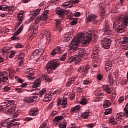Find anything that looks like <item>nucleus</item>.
Instances as JSON below:
<instances>
[{"instance_id": "f257e3e1", "label": "nucleus", "mask_w": 128, "mask_h": 128, "mask_svg": "<svg viewBox=\"0 0 128 128\" xmlns=\"http://www.w3.org/2000/svg\"><path fill=\"white\" fill-rule=\"evenodd\" d=\"M92 38H94V33L92 32H88L86 35H84L83 33L78 34L76 38H74L73 40L70 44L69 52H70V54L76 52L78 53L80 58H84L86 54V50L82 48H79L78 46L80 42H82L85 44H88L89 42H92Z\"/></svg>"}, {"instance_id": "f03ea898", "label": "nucleus", "mask_w": 128, "mask_h": 128, "mask_svg": "<svg viewBox=\"0 0 128 128\" xmlns=\"http://www.w3.org/2000/svg\"><path fill=\"white\" fill-rule=\"evenodd\" d=\"M128 24V16L120 17L114 24V28L118 34H122L126 32V26Z\"/></svg>"}, {"instance_id": "7ed1b4c3", "label": "nucleus", "mask_w": 128, "mask_h": 128, "mask_svg": "<svg viewBox=\"0 0 128 128\" xmlns=\"http://www.w3.org/2000/svg\"><path fill=\"white\" fill-rule=\"evenodd\" d=\"M60 66V62L58 60H54L48 62L46 66V70L48 72L56 70Z\"/></svg>"}, {"instance_id": "20e7f679", "label": "nucleus", "mask_w": 128, "mask_h": 128, "mask_svg": "<svg viewBox=\"0 0 128 128\" xmlns=\"http://www.w3.org/2000/svg\"><path fill=\"white\" fill-rule=\"evenodd\" d=\"M48 14H50V10H45L40 17H38L36 19V24H39L40 22H46Z\"/></svg>"}, {"instance_id": "39448f33", "label": "nucleus", "mask_w": 128, "mask_h": 128, "mask_svg": "<svg viewBox=\"0 0 128 128\" xmlns=\"http://www.w3.org/2000/svg\"><path fill=\"white\" fill-rule=\"evenodd\" d=\"M112 41L111 40L105 38L101 42L102 48L105 50H108L112 46Z\"/></svg>"}, {"instance_id": "423d86ee", "label": "nucleus", "mask_w": 128, "mask_h": 128, "mask_svg": "<svg viewBox=\"0 0 128 128\" xmlns=\"http://www.w3.org/2000/svg\"><path fill=\"white\" fill-rule=\"evenodd\" d=\"M14 120H13L12 122H11V120L9 122H4V123L0 124V128H5L6 126L7 128H12V126H16V128H18V123L14 122Z\"/></svg>"}, {"instance_id": "0eeeda50", "label": "nucleus", "mask_w": 128, "mask_h": 128, "mask_svg": "<svg viewBox=\"0 0 128 128\" xmlns=\"http://www.w3.org/2000/svg\"><path fill=\"white\" fill-rule=\"evenodd\" d=\"M2 82L4 84H8V78L6 75V72H2L0 73V83Z\"/></svg>"}, {"instance_id": "6e6552de", "label": "nucleus", "mask_w": 128, "mask_h": 128, "mask_svg": "<svg viewBox=\"0 0 128 128\" xmlns=\"http://www.w3.org/2000/svg\"><path fill=\"white\" fill-rule=\"evenodd\" d=\"M74 62L76 64H80L82 62V60L78 56H73L69 58L66 64H72V62Z\"/></svg>"}, {"instance_id": "1a4fd4ad", "label": "nucleus", "mask_w": 128, "mask_h": 128, "mask_svg": "<svg viewBox=\"0 0 128 128\" xmlns=\"http://www.w3.org/2000/svg\"><path fill=\"white\" fill-rule=\"evenodd\" d=\"M78 2H80L78 0H73L72 2L64 3L63 4V6L66 8H72L73 6V4H78Z\"/></svg>"}, {"instance_id": "9d476101", "label": "nucleus", "mask_w": 128, "mask_h": 128, "mask_svg": "<svg viewBox=\"0 0 128 128\" xmlns=\"http://www.w3.org/2000/svg\"><path fill=\"white\" fill-rule=\"evenodd\" d=\"M24 30V25H22L20 28L14 34V35L12 38V40H15L16 41L18 40V38H16V36H18L22 32V30Z\"/></svg>"}, {"instance_id": "9b49d317", "label": "nucleus", "mask_w": 128, "mask_h": 128, "mask_svg": "<svg viewBox=\"0 0 128 128\" xmlns=\"http://www.w3.org/2000/svg\"><path fill=\"white\" fill-rule=\"evenodd\" d=\"M99 50L100 46L97 45L94 49L95 51L93 52L92 56V60H98V53L100 52H98Z\"/></svg>"}, {"instance_id": "f8f14e48", "label": "nucleus", "mask_w": 128, "mask_h": 128, "mask_svg": "<svg viewBox=\"0 0 128 128\" xmlns=\"http://www.w3.org/2000/svg\"><path fill=\"white\" fill-rule=\"evenodd\" d=\"M90 66L87 65L86 66H81L78 70L79 72H82L83 74H88V72L90 70Z\"/></svg>"}, {"instance_id": "ddd939ff", "label": "nucleus", "mask_w": 128, "mask_h": 128, "mask_svg": "<svg viewBox=\"0 0 128 128\" xmlns=\"http://www.w3.org/2000/svg\"><path fill=\"white\" fill-rule=\"evenodd\" d=\"M40 84H42V80L40 78L38 79L35 81L32 86L33 88H35V90H35V92H38V90H40V88H40Z\"/></svg>"}, {"instance_id": "4468645a", "label": "nucleus", "mask_w": 128, "mask_h": 128, "mask_svg": "<svg viewBox=\"0 0 128 128\" xmlns=\"http://www.w3.org/2000/svg\"><path fill=\"white\" fill-rule=\"evenodd\" d=\"M103 32H104L105 36H110L112 34V30L108 24H106L103 28Z\"/></svg>"}, {"instance_id": "2eb2a0df", "label": "nucleus", "mask_w": 128, "mask_h": 128, "mask_svg": "<svg viewBox=\"0 0 128 128\" xmlns=\"http://www.w3.org/2000/svg\"><path fill=\"white\" fill-rule=\"evenodd\" d=\"M62 54V48L58 47L56 49L54 50L51 53V55L52 56H56V54Z\"/></svg>"}, {"instance_id": "dca6fc26", "label": "nucleus", "mask_w": 128, "mask_h": 128, "mask_svg": "<svg viewBox=\"0 0 128 128\" xmlns=\"http://www.w3.org/2000/svg\"><path fill=\"white\" fill-rule=\"evenodd\" d=\"M27 72L30 74L29 80H34V77H32V76H34V70L32 68H29L27 70Z\"/></svg>"}, {"instance_id": "f3484780", "label": "nucleus", "mask_w": 128, "mask_h": 128, "mask_svg": "<svg viewBox=\"0 0 128 128\" xmlns=\"http://www.w3.org/2000/svg\"><path fill=\"white\" fill-rule=\"evenodd\" d=\"M42 34L44 35V37L46 36V43L48 44L50 42V33L46 31H43L42 32Z\"/></svg>"}, {"instance_id": "a211bd4d", "label": "nucleus", "mask_w": 128, "mask_h": 128, "mask_svg": "<svg viewBox=\"0 0 128 128\" xmlns=\"http://www.w3.org/2000/svg\"><path fill=\"white\" fill-rule=\"evenodd\" d=\"M112 60H108V62L106 64L105 70L106 72H110L112 70Z\"/></svg>"}, {"instance_id": "6ab92c4d", "label": "nucleus", "mask_w": 128, "mask_h": 128, "mask_svg": "<svg viewBox=\"0 0 128 128\" xmlns=\"http://www.w3.org/2000/svg\"><path fill=\"white\" fill-rule=\"evenodd\" d=\"M90 116V110H87L82 114L81 118L84 120H88Z\"/></svg>"}, {"instance_id": "aec40b11", "label": "nucleus", "mask_w": 128, "mask_h": 128, "mask_svg": "<svg viewBox=\"0 0 128 128\" xmlns=\"http://www.w3.org/2000/svg\"><path fill=\"white\" fill-rule=\"evenodd\" d=\"M44 52V49L36 50L32 54L34 56H42V54Z\"/></svg>"}, {"instance_id": "412c9836", "label": "nucleus", "mask_w": 128, "mask_h": 128, "mask_svg": "<svg viewBox=\"0 0 128 128\" xmlns=\"http://www.w3.org/2000/svg\"><path fill=\"white\" fill-rule=\"evenodd\" d=\"M30 116H36L38 114V110L36 108H33L30 110L29 112Z\"/></svg>"}, {"instance_id": "4be33fe9", "label": "nucleus", "mask_w": 128, "mask_h": 128, "mask_svg": "<svg viewBox=\"0 0 128 128\" xmlns=\"http://www.w3.org/2000/svg\"><path fill=\"white\" fill-rule=\"evenodd\" d=\"M57 14L60 16V18H64L66 14V10L64 9H58L56 11Z\"/></svg>"}, {"instance_id": "5701e85b", "label": "nucleus", "mask_w": 128, "mask_h": 128, "mask_svg": "<svg viewBox=\"0 0 128 128\" xmlns=\"http://www.w3.org/2000/svg\"><path fill=\"white\" fill-rule=\"evenodd\" d=\"M76 77L69 78L68 82L66 83L67 88L76 82Z\"/></svg>"}, {"instance_id": "b1692460", "label": "nucleus", "mask_w": 128, "mask_h": 128, "mask_svg": "<svg viewBox=\"0 0 128 128\" xmlns=\"http://www.w3.org/2000/svg\"><path fill=\"white\" fill-rule=\"evenodd\" d=\"M104 90H106L108 92V94H112V89L110 88V86L108 85H104L102 86Z\"/></svg>"}, {"instance_id": "393cba45", "label": "nucleus", "mask_w": 128, "mask_h": 128, "mask_svg": "<svg viewBox=\"0 0 128 128\" xmlns=\"http://www.w3.org/2000/svg\"><path fill=\"white\" fill-rule=\"evenodd\" d=\"M96 18H98V16H96V15H90L88 18L87 22H92V20H96Z\"/></svg>"}, {"instance_id": "a878e982", "label": "nucleus", "mask_w": 128, "mask_h": 128, "mask_svg": "<svg viewBox=\"0 0 128 128\" xmlns=\"http://www.w3.org/2000/svg\"><path fill=\"white\" fill-rule=\"evenodd\" d=\"M62 22V20L58 19L56 20V30H59V32H62V28H60V24Z\"/></svg>"}, {"instance_id": "bb28decb", "label": "nucleus", "mask_w": 128, "mask_h": 128, "mask_svg": "<svg viewBox=\"0 0 128 128\" xmlns=\"http://www.w3.org/2000/svg\"><path fill=\"white\" fill-rule=\"evenodd\" d=\"M64 118V116H58L55 118L54 122L58 126L60 124V122L62 120V119Z\"/></svg>"}, {"instance_id": "cd10ccee", "label": "nucleus", "mask_w": 128, "mask_h": 128, "mask_svg": "<svg viewBox=\"0 0 128 128\" xmlns=\"http://www.w3.org/2000/svg\"><path fill=\"white\" fill-rule=\"evenodd\" d=\"M42 79L43 80H46L47 82H52V78H50L48 76H42Z\"/></svg>"}, {"instance_id": "c85d7f7f", "label": "nucleus", "mask_w": 128, "mask_h": 128, "mask_svg": "<svg viewBox=\"0 0 128 128\" xmlns=\"http://www.w3.org/2000/svg\"><path fill=\"white\" fill-rule=\"evenodd\" d=\"M42 10L41 9H38L32 12V18H36L38 16V14H40V12Z\"/></svg>"}, {"instance_id": "c756f323", "label": "nucleus", "mask_w": 128, "mask_h": 128, "mask_svg": "<svg viewBox=\"0 0 128 128\" xmlns=\"http://www.w3.org/2000/svg\"><path fill=\"white\" fill-rule=\"evenodd\" d=\"M18 20L20 24H22V20H24V14L19 13L18 14Z\"/></svg>"}, {"instance_id": "7c9ffc66", "label": "nucleus", "mask_w": 128, "mask_h": 128, "mask_svg": "<svg viewBox=\"0 0 128 128\" xmlns=\"http://www.w3.org/2000/svg\"><path fill=\"white\" fill-rule=\"evenodd\" d=\"M38 99V96H32L30 98V100L28 101V104H30L31 102H36V100Z\"/></svg>"}, {"instance_id": "2f4dec72", "label": "nucleus", "mask_w": 128, "mask_h": 128, "mask_svg": "<svg viewBox=\"0 0 128 128\" xmlns=\"http://www.w3.org/2000/svg\"><path fill=\"white\" fill-rule=\"evenodd\" d=\"M112 106V103H110V101L106 100L104 102V108H110Z\"/></svg>"}, {"instance_id": "473e14b6", "label": "nucleus", "mask_w": 128, "mask_h": 128, "mask_svg": "<svg viewBox=\"0 0 128 128\" xmlns=\"http://www.w3.org/2000/svg\"><path fill=\"white\" fill-rule=\"evenodd\" d=\"M46 92V88L42 90L38 94L40 98H42V96H44Z\"/></svg>"}, {"instance_id": "72a5a7b5", "label": "nucleus", "mask_w": 128, "mask_h": 128, "mask_svg": "<svg viewBox=\"0 0 128 128\" xmlns=\"http://www.w3.org/2000/svg\"><path fill=\"white\" fill-rule=\"evenodd\" d=\"M80 108V106H76L71 109V112H76V110H78Z\"/></svg>"}, {"instance_id": "f704fd0d", "label": "nucleus", "mask_w": 128, "mask_h": 128, "mask_svg": "<svg viewBox=\"0 0 128 128\" xmlns=\"http://www.w3.org/2000/svg\"><path fill=\"white\" fill-rule=\"evenodd\" d=\"M66 104H68V98H64L63 100L62 101V106H64V108H65Z\"/></svg>"}, {"instance_id": "c9c22d12", "label": "nucleus", "mask_w": 128, "mask_h": 128, "mask_svg": "<svg viewBox=\"0 0 128 128\" xmlns=\"http://www.w3.org/2000/svg\"><path fill=\"white\" fill-rule=\"evenodd\" d=\"M66 58H68V53L64 54L60 58V60L61 62H66Z\"/></svg>"}, {"instance_id": "e433bc0d", "label": "nucleus", "mask_w": 128, "mask_h": 128, "mask_svg": "<svg viewBox=\"0 0 128 128\" xmlns=\"http://www.w3.org/2000/svg\"><path fill=\"white\" fill-rule=\"evenodd\" d=\"M109 122L112 124L114 125L116 124V120H114V116H112L110 118Z\"/></svg>"}, {"instance_id": "4c0bfd02", "label": "nucleus", "mask_w": 128, "mask_h": 128, "mask_svg": "<svg viewBox=\"0 0 128 128\" xmlns=\"http://www.w3.org/2000/svg\"><path fill=\"white\" fill-rule=\"evenodd\" d=\"M6 104H12H12H14V101L12 100H10V99H6Z\"/></svg>"}, {"instance_id": "58836bf2", "label": "nucleus", "mask_w": 128, "mask_h": 128, "mask_svg": "<svg viewBox=\"0 0 128 128\" xmlns=\"http://www.w3.org/2000/svg\"><path fill=\"white\" fill-rule=\"evenodd\" d=\"M104 93H100L98 94V97L97 98L98 100H102L104 98Z\"/></svg>"}, {"instance_id": "ea45409f", "label": "nucleus", "mask_w": 128, "mask_h": 128, "mask_svg": "<svg viewBox=\"0 0 128 128\" xmlns=\"http://www.w3.org/2000/svg\"><path fill=\"white\" fill-rule=\"evenodd\" d=\"M80 104H82V106H86L88 104V102H86V99L82 98L81 102H80Z\"/></svg>"}, {"instance_id": "a19ab883", "label": "nucleus", "mask_w": 128, "mask_h": 128, "mask_svg": "<svg viewBox=\"0 0 128 128\" xmlns=\"http://www.w3.org/2000/svg\"><path fill=\"white\" fill-rule=\"evenodd\" d=\"M14 122H14V124H16V123L17 124V126H18V128H20V123L18 122V120H16V119L11 120V122H14ZM12 128H16V126H12Z\"/></svg>"}, {"instance_id": "79ce46f5", "label": "nucleus", "mask_w": 128, "mask_h": 128, "mask_svg": "<svg viewBox=\"0 0 128 128\" xmlns=\"http://www.w3.org/2000/svg\"><path fill=\"white\" fill-rule=\"evenodd\" d=\"M8 70H10L9 74H10V77L12 76H14V74H16L15 70L11 68H9Z\"/></svg>"}, {"instance_id": "37998d69", "label": "nucleus", "mask_w": 128, "mask_h": 128, "mask_svg": "<svg viewBox=\"0 0 128 128\" xmlns=\"http://www.w3.org/2000/svg\"><path fill=\"white\" fill-rule=\"evenodd\" d=\"M72 26H76L78 24V20L72 18L71 20Z\"/></svg>"}, {"instance_id": "c03bdc74", "label": "nucleus", "mask_w": 128, "mask_h": 128, "mask_svg": "<svg viewBox=\"0 0 128 128\" xmlns=\"http://www.w3.org/2000/svg\"><path fill=\"white\" fill-rule=\"evenodd\" d=\"M14 56H16V51H12L9 58H14Z\"/></svg>"}, {"instance_id": "a18cd8bd", "label": "nucleus", "mask_w": 128, "mask_h": 128, "mask_svg": "<svg viewBox=\"0 0 128 128\" xmlns=\"http://www.w3.org/2000/svg\"><path fill=\"white\" fill-rule=\"evenodd\" d=\"M92 82V81L89 80H85L84 82V84H85L86 86H88L89 84H90Z\"/></svg>"}, {"instance_id": "49530a36", "label": "nucleus", "mask_w": 128, "mask_h": 128, "mask_svg": "<svg viewBox=\"0 0 128 128\" xmlns=\"http://www.w3.org/2000/svg\"><path fill=\"white\" fill-rule=\"evenodd\" d=\"M67 16L68 18L70 19L72 18V16H74V14H72V12H67Z\"/></svg>"}, {"instance_id": "de8ad7c7", "label": "nucleus", "mask_w": 128, "mask_h": 128, "mask_svg": "<svg viewBox=\"0 0 128 128\" xmlns=\"http://www.w3.org/2000/svg\"><path fill=\"white\" fill-rule=\"evenodd\" d=\"M112 112V109L110 108V109H108L106 112H105V114L106 116H108V114H110V113Z\"/></svg>"}, {"instance_id": "09e8293b", "label": "nucleus", "mask_w": 128, "mask_h": 128, "mask_svg": "<svg viewBox=\"0 0 128 128\" xmlns=\"http://www.w3.org/2000/svg\"><path fill=\"white\" fill-rule=\"evenodd\" d=\"M128 37H124L123 39V40L122 41V44H128Z\"/></svg>"}, {"instance_id": "8fccbe9b", "label": "nucleus", "mask_w": 128, "mask_h": 128, "mask_svg": "<svg viewBox=\"0 0 128 128\" xmlns=\"http://www.w3.org/2000/svg\"><path fill=\"white\" fill-rule=\"evenodd\" d=\"M24 54H20L19 55V60H24Z\"/></svg>"}, {"instance_id": "3c124183", "label": "nucleus", "mask_w": 128, "mask_h": 128, "mask_svg": "<svg viewBox=\"0 0 128 128\" xmlns=\"http://www.w3.org/2000/svg\"><path fill=\"white\" fill-rule=\"evenodd\" d=\"M16 80L18 82H20V84H22L24 82V80H22V79L19 78L18 77H16Z\"/></svg>"}, {"instance_id": "603ef678", "label": "nucleus", "mask_w": 128, "mask_h": 128, "mask_svg": "<svg viewBox=\"0 0 128 128\" xmlns=\"http://www.w3.org/2000/svg\"><path fill=\"white\" fill-rule=\"evenodd\" d=\"M20 86L22 88H26V87L28 86V84L23 82L21 84Z\"/></svg>"}, {"instance_id": "864d4df0", "label": "nucleus", "mask_w": 128, "mask_h": 128, "mask_svg": "<svg viewBox=\"0 0 128 128\" xmlns=\"http://www.w3.org/2000/svg\"><path fill=\"white\" fill-rule=\"evenodd\" d=\"M74 98H76V94L73 93L70 96V100H74Z\"/></svg>"}, {"instance_id": "5fc2aeb1", "label": "nucleus", "mask_w": 128, "mask_h": 128, "mask_svg": "<svg viewBox=\"0 0 128 128\" xmlns=\"http://www.w3.org/2000/svg\"><path fill=\"white\" fill-rule=\"evenodd\" d=\"M3 10L8 11L10 10V7L6 6H3Z\"/></svg>"}, {"instance_id": "6e6d98bb", "label": "nucleus", "mask_w": 128, "mask_h": 128, "mask_svg": "<svg viewBox=\"0 0 128 128\" xmlns=\"http://www.w3.org/2000/svg\"><path fill=\"white\" fill-rule=\"evenodd\" d=\"M16 92L18 94H22V92H24V90L22 88H16Z\"/></svg>"}, {"instance_id": "4d7b16f0", "label": "nucleus", "mask_w": 128, "mask_h": 128, "mask_svg": "<svg viewBox=\"0 0 128 128\" xmlns=\"http://www.w3.org/2000/svg\"><path fill=\"white\" fill-rule=\"evenodd\" d=\"M10 90V88L9 87L6 86L4 88V92H8Z\"/></svg>"}, {"instance_id": "13d9d810", "label": "nucleus", "mask_w": 128, "mask_h": 128, "mask_svg": "<svg viewBox=\"0 0 128 128\" xmlns=\"http://www.w3.org/2000/svg\"><path fill=\"white\" fill-rule=\"evenodd\" d=\"M97 78L98 80H102L104 78V76L102 74H99Z\"/></svg>"}, {"instance_id": "bf43d9fd", "label": "nucleus", "mask_w": 128, "mask_h": 128, "mask_svg": "<svg viewBox=\"0 0 128 128\" xmlns=\"http://www.w3.org/2000/svg\"><path fill=\"white\" fill-rule=\"evenodd\" d=\"M16 48H24V46L20 44H18L16 46Z\"/></svg>"}, {"instance_id": "052dcab7", "label": "nucleus", "mask_w": 128, "mask_h": 128, "mask_svg": "<svg viewBox=\"0 0 128 128\" xmlns=\"http://www.w3.org/2000/svg\"><path fill=\"white\" fill-rule=\"evenodd\" d=\"M34 24H32L29 28V30H34Z\"/></svg>"}, {"instance_id": "680f3d73", "label": "nucleus", "mask_w": 128, "mask_h": 128, "mask_svg": "<svg viewBox=\"0 0 128 128\" xmlns=\"http://www.w3.org/2000/svg\"><path fill=\"white\" fill-rule=\"evenodd\" d=\"M124 97L121 96L119 99V102L122 104V102H124Z\"/></svg>"}, {"instance_id": "e2e57ef3", "label": "nucleus", "mask_w": 128, "mask_h": 128, "mask_svg": "<svg viewBox=\"0 0 128 128\" xmlns=\"http://www.w3.org/2000/svg\"><path fill=\"white\" fill-rule=\"evenodd\" d=\"M60 126V128H66V124H62Z\"/></svg>"}, {"instance_id": "0e129e2a", "label": "nucleus", "mask_w": 128, "mask_h": 128, "mask_svg": "<svg viewBox=\"0 0 128 128\" xmlns=\"http://www.w3.org/2000/svg\"><path fill=\"white\" fill-rule=\"evenodd\" d=\"M15 110H16V108H12L8 110V112H14Z\"/></svg>"}, {"instance_id": "69168bd1", "label": "nucleus", "mask_w": 128, "mask_h": 128, "mask_svg": "<svg viewBox=\"0 0 128 128\" xmlns=\"http://www.w3.org/2000/svg\"><path fill=\"white\" fill-rule=\"evenodd\" d=\"M82 88H77V89H76V92H80H80H82Z\"/></svg>"}, {"instance_id": "338daca9", "label": "nucleus", "mask_w": 128, "mask_h": 128, "mask_svg": "<svg viewBox=\"0 0 128 128\" xmlns=\"http://www.w3.org/2000/svg\"><path fill=\"white\" fill-rule=\"evenodd\" d=\"M6 50H8V48H4V49L2 50L4 54H8V51Z\"/></svg>"}, {"instance_id": "774afa93", "label": "nucleus", "mask_w": 128, "mask_h": 128, "mask_svg": "<svg viewBox=\"0 0 128 128\" xmlns=\"http://www.w3.org/2000/svg\"><path fill=\"white\" fill-rule=\"evenodd\" d=\"M26 122H32V118H25Z\"/></svg>"}]
</instances>
